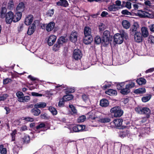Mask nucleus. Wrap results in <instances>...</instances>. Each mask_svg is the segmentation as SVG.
<instances>
[{"instance_id":"obj_55","label":"nucleus","mask_w":154,"mask_h":154,"mask_svg":"<svg viewBox=\"0 0 154 154\" xmlns=\"http://www.w3.org/2000/svg\"><path fill=\"white\" fill-rule=\"evenodd\" d=\"M105 28L103 24L101 23L99 26V29L100 31H102L104 30Z\"/></svg>"},{"instance_id":"obj_53","label":"nucleus","mask_w":154,"mask_h":154,"mask_svg":"<svg viewBox=\"0 0 154 154\" xmlns=\"http://www.w3.org/2000/svg\"><path fill=\"white\" fill-rule=\"evenodd\" d=\"M123 83H119V84H118L117 85V88L118 90H121V89H122V86H123Z\"/></svg>"},{"instance_id":"obj_42","label":"nucleus","mask_w":154,"mask_h":154,"mask_svg":"<svg viewBox=\"0 0 154 154\" xmlns=\"http://www.w3.org/2000/svg\"><path fill=\"white\" fill-rule=\"evenodd\" d=\"M86 119V117L85 116H82L79 117L77 119L78 122H83Z\"/></svg>"},{"instance_id":"obj_45","label":"nucleus","mask_w":154,"mask_h":154,"mask_svg":"<svg viewBox=\"0 0 154 154\" xmlns=\"http://www.w3.org/2000/svg\"><path fill=\"white\" fill-rule=\"evenodd\" d=\"M17 130L16 129L14 130L12 133L11 134L12 137V141H14L15 139V135L17 134Z\"/></svg>"},{"instance_id":"obj_47","label":"nucleus","mask_w":154,"mask_h":154,"mask_svg":"<svg viewBox=\"0 0 154 154\" xmlns=\"http://www.w3.org/2000/svg\"><path fill=\"white\" fill-rule=\"evenodd\" d=\"M121 13L123 15H131V13L128 11L127 10H122L121 12Z\"/></svg>"},{"instance_id":"obj_44","label":"nucleus","mask_w":154,"mask_h":154,"mask_svg":"<svg viewBox=\"0 0 154 154\" xmlns=\"http://www.w3.org/2000/svg\"><path fill=\"white\" fill-rule=\"evenodd\" d=\"M115 3L116 5H116L119 6L117 7L119 9L122 8H123V6L121 5V2L120 1V0H117L115 2Z\"/></svg>"},{"instance_id":"obj_17","label":"nucleus","mask_w":154,"mask_h":154,"mask_svg":"<svg viewBox=\"0 0 154 154\" xmlns=\"http://www.w3.org/2000/svg\"><path fill=\"white\" fill-rule=\"evenodd\" d=\"M110 120V119L109 118H101L99 117L98 118H97V121L101 123H106L109 122Z\"/></svg>"},{"instance_id":"obj_6","label":"nucleus","mask_w":154,"mask_h":154,"mask_svg":"<svg viewBox=\"0 0 154 154\" xmlns=\"http://www.w3.org/2000/svg\"><path fill=\"white\" fill-rule=\"evenodd\" d=\"M114 41L116 44H120L123 41V38L122 35L119 33L116 34L114 36Z\"/></svg>"},{"instance_id":"obj_43","label":"nucleus","mask_w":154,"mask_h":154,"mask_svg":"<svg viewBox=\"0 0 154 154\" xmlns=\"http://www.w3.org/2000/svg\"><path fill=\"white\" fill-rule=\"evenodd\" d=\"M69 107L70 109L71 112L72 113L75 114L77 113V110L72 105H69Z\"/></svg>"},{"instance_id":"obj_38","label":"nucleus","mask_w":154,"mask_h":154,"mask_svg":"<svg viewBox=\"0 0 154 154\" xmlns=\"http://www.w3.org/2000/svg\"><path fill=\"white\" fill-rule=\"evenodd\" d=\"M61 45V44L57 43H57L55 44L53 46V50L54 51H56L59 49Z\"/></svg>"},{"instance_id":"obj_40","label":"nucleus","mask_w":154,"mask_h":154,"mask_svg":"<svg viewBox=\"0 0 154 154\" xmlns=\"http://www.w3.org/2000/svg\"><path fill=\"white\" fill-rule=\"evenodd\" d=\"M63 99H64L65 101L69 100L72 99L73 98V96L72 95H67L64 96L63 97Z\"/></svg>"},{"instance_id":"obj_61","label":"nucleus","mask_w":154,"mask_h":154,"mask_svg":"<svg viewBox=\"0 0 154 154\" xmlns=\"http://www.w3.org/2000/svg\"><path fill=\"white\" fill-rule=\"evenodd\" d=\"M11 81L10 79L7 78L4 79L3 81V83L4 84H8Z\"/></svg>"},{"instance_id":"obj_4","label":"nucleus","mask_w":154,"mask_h":154,"mask_svg":"<svg viewBox=\"0 0 154 154\" xmlns=\"http://www.w3.org/2000/svg\"><path fill=\"white\" fill-rule=\"evenodd\" d=\"M110 37L109 32L108 30L105 31L103 34L102 41L103 42L105 45H107L109 43V42Z\"/></svg>"},{"instance_id":"obj_28","label":"nucleus","mask_w":154,"mask_h":154,"mask_svg":"<svg viewBox=\"0 0 154 154\" xmlns=\"http://www.w3.org/2000/svg\"><path fill=\"white\" fill-rule=\"evenodd\" d=\"M119 8L116 6L115 5H111L108 7V10L110 11H115L118 10Z\"/></svg>"},{"instance_id":"obj_52","label":"nucleus","mask_w":154,"mask_h":154,"mask_svg":"<svg viewBox=\"0 0 154 154\" xmlns=\"http://www.w3.org/2000/svg\"><path fill=\"white\" fill-rule=\"evenodd\" d=\"M31 94L32 96L36 97H42L43 95L42 94H38L35 92H32Z\"/></svg>"},{"instance_id":"obj_16","label":"nucleus","mask_w":154,"mask_h":154,"mask_svg":"<svg viewBox=\"0 0 154 154\" xmlns=\"http://www.w3.org/2000/svg\"><path fill=\"white\" fill-rule=\"evenodd\" d=\"M142 114H145L147 117L148 118L150 114V110L148 108L142 107Z\"/></svg>"},{"instance_id":"obj_34","label":"nucleus","mask_w":154,"mask_h":154,"mask_svg":"<svg viewBox=\"0 0 154 154\" xmlns=\"http://www.w3.org/2000/svg\"><path fill=\"white\" fill-rule=\"evenodd\" d=\"M130 90L128 88L125 87V88H123L120 91V92L123 94H127L128 93L130 92Z\"/></svg>"},{"instance_id":"obj_10","label":"nucleus","mask_w":154,"mask_h":154,"mask_svg":"<svg viewBox=\"0 0 154 154\" xmlns=\"http://www.w3.org/2000/svg\"><path fill=\"white\" fill-rule=\"evenodd\" d=\"M33 20V17L32 15H29L27 16L25 18L24 23L26 25H29L31 23Z\"/></svg>"},{"instance_id":"obj_56","label":"nucleus","mask_w":154,"mask_h":154,"mask_svg":"<svg viewBox=\"0 0 154 154\" xmlns=\"http://www.w3.org/2000/svg\"><path fill=\"white\" fill-rule=\"evenodd\" d=\"M144 4L145 5L150 7L152 5V3L149 0H144Z\"/></svg>"},{"instance_id":"obj_8","label":"nucleus","mask_w":154,"mask_h":154,"mask_svg":"<svg viewBox=\"0 0 154 154\" xmlns=\"http://www.w3.org/2000/svg\"><path fill=\"white\" fill-rule=\"evenodd\" d=\"M133 35H134V38L135 42L139 43L142 40V37L141 33L138 32H135Z\"/></svg>"},{"instance_id":"obj_32","label":"nucleus","mask_w":154,"mask_h":154,"mask_svg":"<svg viewBox=\"0 0 154 154\" xmlns=\"http://www.w3.org/2000/svg\"><path fill=\"white\" fill-rule=\"evenodd\" d=\"M142 16L144 17H151L152 16L149 13L144 11H141Z\"/></svg>"},{"instance_id":"obj_62","label":"nucleus","mask_w":154,"mask_h":154,"mask_svg":"<svg viewBox=\"0 0 154 154\" xmlns=\"http://www.w3.org/2000/svg\"><path fill=\"white\" fill-rule=\"evenodd\" d=\"M54 11L53 9L49 10L48 13V15L50 16H51L54 14Z\"/></svg>"},{"instance_id":"obj_51","label":"nucleus","mask_w":154,"mask_h":154,"mask_svg":"<svg viewBox=\"0 0 154 154\" xmlns=\"http://www.w3.org/2000/svg\"><path fill=\"white\" fill-rule=\"evenodd\" d=\"M64 101H66L64 99H63V98L61 99L59 102L58 106L60 107H61L63 106L64 103Z\"/></svg>"},{"instance_id":"obj_12","label":"nucleus","mask_w":154,"mask_h":154,"mask_svg":"<svg viewBox=\"0 0 154 154\" xmlns=\"http://www.w3.org/2000/svg\"><path fill=\"white\" fill-rule=\"evenodd\" d=\"M22 15L21 12L17 11L16 14L14 16L13 22H16L19 20L21 17Z\"/></svg>"},{"instance_id":"obj_23","label":"nucleus","mask_w":154,"mask_h":154,"mask_svg":"<svg viewBox=\"0 0 154 154\" xmlns=\"http://www.w3.org/2000/svg\"><path fill=\"white\" fill-rule=\"evenodd\" d=\"M123 120L121 119H115L114 121V123L117 127L121 126Z\"/></svg>"},{"instance_id":"obj_58","label":"nucleus","mask_w":154,"mask_h":154,"mask_svg":"<svg viewBox=\"0 0 154 154\" xmlns=\"http://www.w3.org/2000/svg\"><path fill=\"white\" fill-rule=\"evenodd\" d=\"M7 152V151L6 149L5 148H3V147H2V148L1 149V153L2 154H6Z\"/></svg>"},{"instance_id":"obj_1","label":"nucleus","mask_w":154,"mask_h":154,"mask_svg":"<svg viewBox=\"0 0 154 154\" xmlns=\"http://www.w3.org/2000/svg\"><path fill=\"white\" fill-rule=\"evenodd\" d=\"M84 34L85 36L83 38L84 43L86 44H90L93 40L91 36L92 30L88 26L85 27L84 29Z\"/></svg>"},{"instance_id":"obj_64","label":"nucleus","mask_w":154,"mask_h":154,"mask_svg":"<svg viewBox=\"0 0 154 154\" xmlns=\"http://www.w3.org/2000/svg\"><path fill=\"white\" fill-rule=\"evenodd\" d=\"M41 117L43 119H47L48 118L47 115L46 113H45L41 115Z\"/></svg>"},{"instance_id":"obj_24","label":"nucleus","mask_w":154,"mask_h":154,"mask_svg":"<svg viewBox=\"0 0 154 154\" xmlns=\"http://www.w3.org/2000/svg\"><path fill=\"white\" fill-rule=\"evenodd\" d=\"M87 116H88V118L89 119L95 120L96 121H97V118H98L99 117L97 116L95 114L92 112L89 113Z\"/></svg>"},{"instance_id":"obj_54","label":"nucleus","mask_w":154,"mask_h":154,"mask_svg":"<svg viewBox=\"0 0 154 154\" xmlns=\"http://www.w3.org/2000/svg\"><path fill=\"white\" fill-rule=\"evenodd\" d=\"M7 97L8 95L6 94H4L1 96H0V101L5 100Z\"/></svg>"},{"instance_id":"obj_29","label":"nucleus","mask_w":154,"mask_h":154,"mask_svg":"<svg viewBox=\"0 0 154 154\" xmlns=\"http://www.w3.org/2000/svg\"><path fill=\"white\" fill-rule=\"evenodd\" d=\"M137 83L139 85L144 84L146 83V81L145 79L141 78L136 80Z\"/></svg>"},{"instance_id":"obj_25","label":"nucleus","mask_w":154,"mask_h":154,"mask_svg":"<svg viewBox=\"0 0 154 154\" xmlns=\"http://www.w3.org/2000/svg\"><path fill=\"white\" fill-rule=\"evenodd\" d=\"M122 25L123 27L126 29H128L130 26V23L126 20H124L122 21Z\"/></svg>"},{"instance_id":"obj_46","label":"nucleus","mask_w":154,"mask_h":154,"mask_svg":"<svg viewBox=\"0 0 154 154\" xmlns=\"http://www.w3.org/2000/svg\"><path fill=\"white\" fill-rule=\"evenodd\" d=\"M142 107L140 106H137L135 108V110L138 113L142 114Z\"/></svg>"},{"instance_id":"obj_57","label":"nucleus","mask_w":154,"mask_h":154,"mask_svg":"<svg viewBox=\"0 0 154 154\" xmlns=\"http://www.w3.org/2000/svg\"><path fill=\"white\" fill-rule=\"evenodd\" d=\"M131 3L129 2H127L126 3L125 6L126 7L129 9H130L131 8Z\"/></svg>"},{"instance_id":"obj_20","label":"nucleus","mask_w":154,"mask_h":154,"mask_svg":"<svg viewBox=\"0 0 154 154\" xmlns=\"http://www.w3.org/2000/svg\"><path fill=\"white\" fill-rule=\"evenodd\" d=\"M31 112L34 116H38L41 113V111L37 108L35 107L31 110Z\"/></svg>"},{"instance_id":"obj_41","label":"nucleus","mask_w":154,"mask_h":154,"mask_svg":"<svg viewBox=\"0 0 154 154\" xmlns=\"http://www.w3.org/2000/svg\"><path fill=\"white\" fill-rule=\"evenodd\" d=\"M6 12L7 9L5 7L2 8L1 11L0 12L2 17H5Z\"/></svg>"},{"instance_id":"obj_59","label":"nucleus","mask_w":154,"mask_h":154,"mask_svg":"<svg viewBox=\"0 0 154 154\" xmlns=\"http://www.w3.org/2000/svg\"><path fill=\"white\" fill-rule=\"evenodd\" d=\"M45 125L43 123H41L39 125L37 126L36 127L37 129H39L41 128L45 127Z\"/></svg>"},{"instance_id":"obj_49","label":"nucleus","mask_w":154,"mask_h":154,"mask_svg":"<svg viewBox=\"0 0 154 154\" xmlns=\"http://www.w3.org/2000/svg\"><path fill=\"white\" fill-rule=\"evenodd\" d=\"M78 132L81 131L84 129L85 128V126L82 125H78Z\"/></svg>"},{"instance_id":"obj_30","label":"nucleus","mask_w":154,"mask_h":154,"mask_svg":"<svg viewBox=\"0 0 154 154\" xmlns=\"http://www.w3.org/2000/svg\"><path fill=\"white\" fill-rule=\"evenodd\" d=\"M152 96L150 94H149L143 97L142 98V100L143 102H146L148 101L151 98Z\"/></svg>"},{"instance_id":"obj_60","label":"nucleus","mask_w":154,"mask_h":154,"mask_svg":"<svg viewBox=\"0 0 154 154\" xmlns=\"http://www.w3.org/2000/svg\"><path fill=\"white\" fill-rule=\"evenodd\" d=\"M149 28L150 31L154 33V24H151L149 26Z\"/></svg>"},{"instance_id":"obj_15","label":"nucleus","mask_w":154,"mask_h":154,"mask_svg":"<svg viewBox=\"0 0 154 154\" xmlns=\"http://www.w3.org/2000/svg\"><path fill=\"white\" fill-rule=\"evenodd\" d=\"M78 34L75 32H72L70 36V39L72 42H75L77 40Z\"/></svg>"},{"instance_id":"obj_18","label":"nucleus","mask_w":154,"mask_h":154,"mask_svg":"<svg viewBox=\"0 0 154 154\" xmlns=\"http://www.w3.org/2000/svg\"><path fill=\"white\" fill-rule=\"evenodd\" d=\"M60 1L57 3V5L58 6H62L67 7L68 5V3L66 0H59Z\"/></svg>"},{"instance_id":"obj_19","label":"nucleus","mask_w":154,"mask_h":154,"mask_svg":"<svg viewBox=\"0 0 154 154\" xmlns=\"http://www.w3.org/2000/svg\"><path fill=\"white\" fill-rule=\"evenodd\" d=\"M109 104L108 101L105 99H103L100 101V105L102 107H106Z\"/></svg>"},{"instance_id":"obj_27","label":"nucleus","mask_w":154,"mask_h":154,"mask_svg":"<svg viewBox=\"0 0 154 154\" xmlns=\"http://www.w3.org/2000/svg\"><path fill=\"white\" fill-rule=\"evenodd\" d=\"M146 92V89L145 88H139L138 89L135 90L134 93L137 94H143Z\"/></svg>"},{"instance_id":"obj_9","label":"nucleus","mask_w":154,"mask_h":154,"mask_svg":"<svg viewBox=\"0 0 154 154\" xmlns=\"http://www.w3.org/2000/svg\"><path fill=\"white\" fill-rule=\"evenodd\" d=\"M56 38L57 37L55 35H52L50 36L48 40V45L50 46L52 45L55 42Z\"/></svg>"},{"instance_id":"obj_63","label":"nucleus","mask_w":154,"mask_h":154,"mask_svg":"<svg viewBox=\"0 0 154 154\" xmlns=\"http://www.w3.org/2000/svg\"><path fill=\"white\" fill-rule=\"evenodd\" d=\"M148 118L147 117L143 118L140 121L141 124H143L146 122L147 121Z\"/></svg>"},{"instance_id":"obj_11","label":"nucleus","mask_w":154,"mask_h":154,"mask_svg":"<svg viewBox=\"0 0 154 154\" xmlns=\"http://www.w3.org/2000/svg\"><path fill=\"white\" fill-rule=\"evenodd\" d=\"M142 35L144 38L147 37L149 33L147 28L145 27H143L141 29Z\"/></svg>"},{"instance_id":"obj_37","label":"nucleus","mask_w":154,"mask_h":154,"mask_svg":"<svg viewBox=\"0 0 154 154\" xmlns=\"http://www.w3.org/2000/svg\"><path fill=\"white\" fill-rule=\"evenodd\" d=\"M66 41V39L64 37H61L58 39L57 43L61 44V45Z\"/></svg>"},{"instance_id":"obj_5","label":"nucleus","mask_w":154,"mask_h":154,"mask_svg":"<svg viewBox=\"0 0 154 154\" xmlns=\"http://www.w3.org/2000/svg\"><path fill=\"white\" fill-rule=\"evenodd\" d=\"M14 20V14L12 11H9L5 15L6 22L7 23L10 24Z\"/></svg>"},{"instance_id":"obj_22","label":"nucleus","mask_w":154,"mask_h":154,"mask_svg":"<svg viewBox=\"0 0 154 154\" xmlns=\"http://www.w3.org/2000/svg\"><path fill=\"white\" fill-rule=\"evenodd\" d=\"M24 4L21 2L20 3L17 7L16 10L17 11L22 12L24 10Z\"/></svg>"},{"instance_id":"obj_2","label":"nucleus","mask_w":154,"mask_h":154,"mask_svg":"<svg viewBox=\"0 0 154 154\" xmlns=\"http://www.w3.org/2000/svg\"><path fill=\"white\" fill-rule=\"evenodd\" d=\"M111 113L114 114L115 117H120L123 114V111L119 106H115L112 108L110 110Z\"/></svg>"},{"instance_id":"obj_26","label":"nucleus","mask_w":154,"mask_h":154,"mask_svg":"<svg viewBox=\"0 0 154 154\" xmlns=\"http://www.w3.org/2000/svg\"><path fill=\"white\" fill-rule=\"evenodd\" d=\"M105 93L106 94L110 96H113L116 95L117 94V92L116 90L111 89L106 91Z\"/></svg>"},{"instance_id":"obj_50","label":"nucleus","mask_w":154,"mask_h":154,"mask_svg":"<svg viewBox=\"0 0 154 154\" xmlns=\"http://www.w3.org/2000/svg\"><path fill=\"white\" fill-rule=\"evenodd\" d=\"M82 98L83 100L85 102H86L88 100V96L85 94L82 95Z\"/></svg>"},{"instance_id":"obj_7","label":"nucleus","mask_w":154,"mask_h":154,"mask_svg":"<svg viewBox=\"0 0 154 154\" xmlns=\"http://www.w3.org/2000/svg\"><path fill=\"white\" fill-rule=\"evenodd\" d=\"M73 56L76 60L80 59L82 57L81 51L79 49H75L73 52Z\"/></svg>"},{"instance_id":"obj_3","label":"nucleus","mask_w":154,"mask_h":154,"mask_svg":"<svg viewBox=\"0 0 154 154\" xmlns=\"http://www.w3.org/2000/svg\"><path fill=\"white\" fill-rule=\"evenodd\" d=\"M16 95L18 97V100L20 102H28L30 99L29 96H24L23 94L21 92H17Z\"/></svg>"},{"instance_id":"obj_31","label":"nucleus","mask_w":154,"mask_h":154,"mask_svg":"<svg viewBox=\"0 0 154 154\" xmlns=\"http://www.w3.org/2000/svg\"><path fill=\"white\" fill-rule=\"evenodd\" d=\"M14 5L13 1L10 0L7 5L8 8L10 10H12L14 8Z\"/></svg>"},{"instance_id":"obj_35","label":"nucleus","mask_w":154,"mask_h":154,"mask_svg":"<svg viewBox=\"0 0 154 154\" xmlns=\"http://www.w3.org/2000/svg\"><path fill=\"white\" fill-rule=\"evenodd\" d=\"M48 109L53 115H55L57 114V111L54 108L50 106Z\"/></svg>"},{"instance_id":"obj_39","label":"nucleus","mask_w":154,"mask_h":154,"mask_svg":"<svg viewBox=\"0 0 154 154\" xmlns=\"http://www.w3.org/2000/svg\"><path fill=\"white\" fill-rule=\"evenodd\" d=\"M137 27L134 25H133L132 27L130 29V33L131 35H133L134 34L135 32H137Z\"/></svg>"},{"instance_id":"obj_48","label":"nucleus","mask_w":154,"mask_h":154,"mask_svg":"<svg viewBox=\"0 0 154 154\" xmlns=\"http://www.w3.org/2000/svg\"><path fill=\"white\" fill-rule=\"evenodd\" d=\"M134 85L135 83L134 82H131V83L127 85H126V87L129 89H130V88L134 87Z\"/></svg>"},{"instance_id":"obj_36","label":"nucleus","mask_w":154,"mask_h":154,"mask_svg":"<svg viewBox=\"0 0 154 154\" xmlns=\"http://www.w3.org/2000/svg\"><path fill=\"white\" fill-rule=\"evenodd\" d=\"M23 141L25 143H29L30 141V137L29 136L26 135L22 138Z\"/></svg>"},{"instance_id":"obj_14","label":"nucleus","mask_w":154,"mask_h":154,"mask_svg":"<svg viewBox=\"0 0 154 154\" xmlns=\"http://www.w3.org/2000/svg\"><path fill=\"white\" fill-rule=\"evenodd\" d=\"M55 25V23L53 22H51L49 23L46 26V30L48 32H49L53 29Z\"/></svg>"},{"instance_id":"obj_33","label":"nucleus","mask_w":154,"mask_h":154,"mask_svg":"<svg viewBox=\"0 0 154 154\" xmlns=\"http://www.w3.org/2000/svg\"><path fill=\"white\" fill-rule=\"evenodd\" d=\"M94 41L95 43L97 44H99L100 43H104V42H102V39H101L99 36H97L95 38Z\"/></svg>"},{"instance_id":"obj_21","label":"nucleus","mask_w":154,"mask_h":154,"mask_svg":"<svg viewBox=\"0 0 154 154\" xmlns=\"http://www.w3.org/2000/svg\"><path fill=\"white\" fill-rule=\"evenodd\" d=\"M46 106V104L44 102H40L36 103L35 105V107L39 108H43Z\"/></svg>"},{"instance_id":"obj_13","label":"nucleus","mask_w":154,"mask_h":154,"mask_svg":"<svg viewBox=\"0 0 154 154\" xmlns=\"http://www.w3.org/2000/svg\"><path fill=\"white\" fill-rule=\"evenodd\" d=\"M35 28V26L34 23H33L32 26H29L27 31V34L29 35H32L34 32Z\"/></svg>"}]
</instances>
